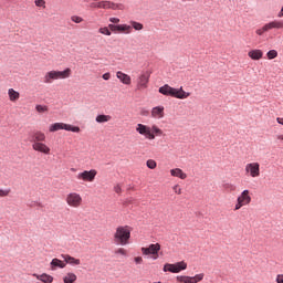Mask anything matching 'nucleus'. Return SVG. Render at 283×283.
Listing matches in <instances>:
<instances>
[{
    "label": "nucleus",
    "instance_id": "nucleus-32",
    "mask_svg": "<svg viewBox=\"0 0 283 283\" xmlns=\"http://www.w3.org/2000/svg\"><path fill=\"white\" fill-rule=\"evenodd\" d=\"M266 57L269 59V61H273V59H277V51L276 50H270L266 53Z\"/></svg>",
    "mask_w": 283,
    "mask_h": 283
},
{
    "label": "nucleus",
    "instance_id": "nucleus-17",
    "mask_svg": "<svg viewBox=\"0 0 283 283\" xmlns=\"http://www.w3.org/2000/svg\"><path fill=\"white\" fill-rule=\"evenodd\" d=\"M150 114L153 118H157V119L165 118V106L153 107Z\"/></svg>",
    "mask_w": 283,
    "mask_h": 283
},
{
    "label": "nucleus",
    "instance_id": "nucleus-34",
    "mask_svg": "<svg viewBox=\"0 0 283 283\" xmlns=\"http://www.w3.org/2000/svg\"><path fill=\"white\" fill-rule=\"evenodd\" d=\"M146 167H148V169H156V167H158V164L154 159H148L146 161Z\"/></svg>",
    "mask_w": 283,
    "mask_h": 283
},
{
    "label": "nucleus",
    "instance_id": "nucleus-11",
    "mask_svg": "<svg viewBox=\"0 0 283 283\" xmlns=\"http://www.w3.org/2000/svg\"><path fill=\"white\" fill-rule=\"evenodd\" d=\"M151 77V72L146 71L140 73L137 77V90H147L149 87V78Z\"/></svg>",
    "mask_w": 283,
    "mask_h": 283
},
{
    "label": "nucleus",
    "instance_id": "nucleus-43",
    "mask_svg": "<svg viewBox=\"0 0 283 283\" xmlns=\"http://www.w3.org/2000/svg\"><path fill=\"white\" fill-rule=\"evenodd\" d=\"M276 283H283V274H277L275 277Z\"/></svg>",
    "mask_w": 283,
    "mask_h": 283
},
{
    "label": "nucleus",
    "instance_id": "nucleus-14",
    "mask_svg": "<svg viewBox=\"0 0 283 283\" xmlns=\"http://www.w3.org/2000/svg\"><path fill=\"white\" fill-rule=\"evenodd\" d=\"M202 280H205V273H199V274H196L195 276H185V275L177 276V282H180V283H198V282H202Z\"/></svg>",
    "mask_w": 283,
    "mask_h": 283
},
{
    "label": "nucleus",
    "instance_id": "nucleus-48",
    "mask_svg": "<svg viewBox=\"0 0 283 283\" xmlns=\"http://www.w3.org/2000/svg\"><path fill=\"white\" fill-rule=\"evenodd\" d=\"M230 187H231L232 190L234 189L233 186H230Z\"/></svg>",
    "mask_w": 283,
    "mask_h": 283
},
{
    "label": "nucleus",
    "instance_id": "nucleus-3",
    "mask_svg": "<svg viewBox=\"0 0 283 283\" xmlns=\"http://www.w3.org/2000/svg\"><path fill=\"white\" fill-rule=\"evenodd\" d=\"M132 238V228L129 226H120L114 233V243L120 247H127L129 239Z\"/></svg>",
    "mask_w": 283,
    "mask_h": 283
},
{
    "label": "nucleus",
    "instance_id": "nucleus-29",
    "mask_svg": "<svg viewBox=\"0 0 283 283\" xmlns=\"http://www.w3.org/2000/svg\"><path fill=\"white\" fill-rule=\"evenodd\" d=\"M130 28L137 32H140V30H144L145 25H143L140 22L130 21Z\"/></svg>",
    "mask_w": 283,
    "mask_h": 283
},
{
    "label": "nucleus",
    "instance_id": "nucleus-46",
    "mask_svg": "<svg viewBox=\"0 0 283 283\" xmlns=\"http://www.w3.org/2000/svg\"><path fill=\"white\" fill-rule=\"evenodd\" d=\"M276 123H279V125H283V117H277Z\"/></svg>",
    "mask_w": 283,
    "mask_h": 283
},
{
    "label": "nucleus",
    "instance_id": "nucleus-6",
    "mask_svg": "<svg viewBox=\"0 0 283 283\" xmlns=\"http://www.w3.org/2000/svg\"><path fill=\"white\" fill-rule=\"evenodd\" d=\"M65 202L71 209H78L83 206V197L78 192H70L66 195Z\"/></svg>",
    "mask_w": 283,
    "mask_h": 283
},
{
    "label": "nucleus",
    "instance_id": "nucleus-4",
    "mask_svg": "<svg viewBox=\"0 0 283 283\" xmlns=\"http://www.w3.org/2000/svg\"><path fill=\"white\" fill-rule=\"evenodd\" d=\"M72 76V69L66 67L64 71H49L45 73L43 77V83L46 85H52L54 81H61L65 78H70Z\"/></svg>",
    "mask_w": 283,
    "mask_h": 283
},
{
    "label": "nucleus",
    "instance_id": "nucleus-9",
    "mask_svg": "<svg viewBox=\"0 0 283 283\" xmlns=\"http://www.w3.org/2000/svg\"><path fill=\"white\" fill-rule=\"evenodd\" d=\"M180 271H187V262L181 261L175 264L166 263L164 265V272L167 273H180Z\"/></svg>",
    "mask_w": 283,
    "mask_h": 283
},
{
    "label": "nucleus",
    "instance_id": "nucleus-5",
    "mask_svg": "<svg viewBox=\"0 0 283 283\" xmlns=\"http://www.w3.org/2000/svg\"><path fill=\"white\" fill-rule=\"evenodd\" d=\"M159 94H163L164 96H172L174 98H180V99L189 98V96H191V93L185 92L182 87L174 88L168 84L159 87Z\"/></svg>",
    "mask_w": 283,
    "mask_h": 283
},
{
    "label": "nucleus",
    "instance_id": "nucleus-19",
    "mask_svg": "<svg viewBox=\"0 0 283 283\" xmlns=\"http://www.w3.org/2000/svg\"><path fill=\"white\" fill-rule=\"evenodd\" d=\"M248 56L252 59V61H260L264 56V52L260 49H254L248 52Z\"/></svg>",
    "mask_w": 283,
    "mask_h": 283
},
{
    "label": "nucleus",
    "instance_id": "nucleus-18",
    "mask_svg": "<svg viewBox=\"0 0 283 283\" xmlns=\"http://www.w3.org/2000/svg\"><path fill=\"white\" fill-rule=\"evenodd\" d=\"M116 76L118 78V81H120V83H123V85H132V76H129L128 74L118 71L116 73Z\"/></svg>",
    "mask_w": 283,
    "mask_h": 283
},
{
    "label": "nucleus",
    "instance_id": "nucleus-40",
    "mask_svg": "<svg viewBox=\"0 0 283 283\" xmlns=\"http://www.w3.org/2000/svg\"><path fill=\"white\" fill-rule=\"evenodd\" d=\"M102 78H103L104 81H109V80L112 78V74H111V73H104V74L102 75Z\"/></svg>",
    "mask_w": 283,
    "mask_h": 283
},
{
    "label": "nucleus",
    "instance_id": "nucleus-20",
    "mask_svg": "<svg viewBox=\"0 0 283 283\" xmlns=\"http://www.w3.org/2000/svg\"><path fill=\"white\" fill-rule=\"evenodd\" d=\"M170 176H172V178H179L180 180H187V172L182 171L180 168L170 169Z\"/></svg>",
    "mask_w": 283,
    "mask_h": 283
},
{
    "label": "nucleus",
    "instance_id": "nucleus-24",
    "mask_svg": "<svg viewBox=\"0 0 283 283\" xmlns=\"http://www.w3.org/2000/svg\"><path fill=\"white\" fill-rule=\"evenodd\" d=\"M270 30H283V20H273L268 23Z\"/></svg>",
    "mask_w": 283,
    "mask_h": 283
},
{
    "label": "nucleus",
    "instance_id": "nucleus-45",
    "mask_svg": "<svg viewBox=\"0 0 283 283\" xmlns=\"http://www.w3.org/2000/svg\"><path fill=\"white\" fill-rule=\"evenodd\" d=\"M111 23H120V19L118 18H109Z\"/></svg>",
    "mask_w": 283,
    "mask_h": 283
},
{
    "label": "nucleus",
    "instance_id": "nucleus-13",
    "mask_svg": "<svg viewBox=\"0 0 283 283\" xmlns=\"http://www.w3.org/2000/svg\"><path fill=\"white\" fill-rule=\"evenodd\" d=\"M245 174L250 178H260V163H250L245 165Z\"/></svg>",
    "mask_w": 283,
    "mask_h": 283
},
{
    "label": "nucleus",
    "instance_id": "nucleus-30",
    "mask_svg": "<svg viewBox=\"0 0 283 283\" xmlns=\"http://www.w3.org/2000/svg\"><path fill=\"white\" fill-rule=\"evenodd\" d=\"M98 33L103 34L104 36H112V31L109 30V27L99 28Z\"/></svg>",
    "mask_w": 283,
    "mask_h": 283
},
{
    "label": "nucleus",
    "instance_id": "nucleus-31",
    "mask_svg": "<svg viewBox=\"0 0 283 283\" xmlns=\"http://www.w3.org/2000/svg\"><path fill=\"white\" fill-rule=\"evenodd\" d=\"M12 193V190L10 188H0V198H8Z\"/></svg>",
    "mask_w": 283,
    "mask_h": 283
},
{
    "label": "nucleus",
    "instance_id": "nucleus-23",
    "mask_svg": "<svg viewBox=\"0 0 283 283\" xmlns=\"http://www.w3.org/2000/svg\"><path fill=\"white\" fill-rule=\"evenodd\" d=\"M8 96H9V101L11 103H17V101H19V98H21V93H19L18 91H14V88H9Z\"/></svg>",
    "mask_w": 283,
    "mask_h": 283
},
{
    "label": "nucleus",
    "instance_id": "nucleus-12",
    "mask_svg": "<svg viewBox=\"0 0 283 283\" xmlns=\"http://www.w3.org/2000/svg\"><path fill=\"white\" fill-rule=\"evenodd\" d=\"M160 251V243H153L148 248H142L143 255H151L153 260H158V252Z\"/></svg>",
    "mask_w": 283,
    "mask_h": 283
},
{
    "label": "nucleus",
    "instance_id": "nucleus-41",
    "mask_svg": "<svg viewBox=\"0 0 283 283\" xmlns=\"http://www.w3.org/2000/svg\"><path fill=\"white\" fill-rule=\"evenodd\" d=\"M114 191H115V193H122L123 192V188L120 187V185H116L114 187Z\"/></svg>",
    "mask_w": 283,
    "mask_h": 283
},
{
    "label": "nucleus",
    "instance_id": "nucleus-15",
    "mask_svg": "<svg viewBox=\"0 0 283 283\" xmlns=\"http://www.w3.org/2000/svg\"><path fill=\"white\" fill-rule=\"evenodd\" d=\"M97 7L102 10H123V4H117L112 1H99Z\"/></svg>",
    "mask_w": 283,
    "mask_h": 283
},
{
    "label": "nucleus",
    "instance_id": "nucleus-16",
    "mask_svg": "<svg viewBox=\"0 0 283 283\" xmlns=\"http://www.w3.org/2000/svg\"><path fill=\"white\" fill-rule=\"evenodd\" d=\"M61 258H63V260L66 264H71V266L81 265V259H76L70 254H61Z\"/></svg>",
    "mask_w": 283,
    "mask_h": 283
},
{
    "label": "nucleus",
    "instance_id": "nucleus-33",
    "mask_svg": "<svg viewBox=\"0 0 283 283\" xmlns=\"http://www.w3.org/2000/svg\"><path fill=\"white\" fill-rule=\"evenodd\" d=\"M116 255H122L123 258H127V250L125 248H118L114 251Z\"/></svg>",
    "mask_w": 283,
    "mask_h": 283
},
{
    "label": "nucleus",
    "instance_id": "nucleus-39",
    "mask_svg": "<svg viewBox=\"0 0 283 283\" xmlns=\"http://www.w3.org/2000/svg\"><path fill=\"white\" fill-rule=\"evenodd\" d=\"M36 8H45V0H35Z\"/></svg>",
    "mask_w": 283,
    "mask_h": 283
},
{
    "label": "nucleus",
    "instance_id": "nucleus-37",
    "mask_svg": "<svg viewBox=\"0 0 283 283\" xmlns=\"http://www.w3.org/2000/svg\"><path fill=\"white\" fill-rule=\"evenodd\" d=\"M71 21H73V23H83V18L78 15H73L71 17Z\"/></svg>",
    "mask_w": 283,
    "mask_h": 283
},
{
    "label": "nucleus",
    "instance_id": "nucleus-35",
    "mask_svg": "<svg viewBox=\"0 0 283 283\" xmlns=\"http://www.w3.org/2000/svg\"><path fill=\"white\" fill-rule=\"evenodd\" d=\"M35 109L39 114H43L45 112H48V106H43V105H36Z\"/></svg>",
    "mask_w": 283,
    "mask_h": 283
},
{
    "label": "nucleus",
    "instance_id": "nucleus-27",
    "mask_svg": "<svg viewBox=\"0 0 283 283\" xmlns=\"http://www.w3.org/2000/svg\"><path fill=\"white\" fill-rule=\"evenodd\" d=\"M95 120H96V123H109V120H112V116H109V115H97Z\"/></svg>",
    "mask_w": 283,
    "mask_h": 283
},
{
    "label": "nucleus",
    "instance_id": "nucleus-22",
    "mask_svg": "<svg viewBox=\"0 0 283 283\" xmlns=\"http://www.w3.org/2000/svg\"><path fill=\"white\" fill-rule=\"evenodd\" d=\"M33 277H36V280H39L40 282L43 283H52L54 282V276L48 274V273H43V274H33Z\"/></svg>",
    "mask_w": 283,
    "mask_h": 283
},
{
    "label": "nucleus",
    "instance_id": "nucleus-10",
    "mask_svg": "<svg viewBox=\"0 0 283 283\" xmlns=\"http://www.w3.org/2000/svg\"><path fill=\"white\" fill-rule=\"evenodd\" d=\"M97 174L98 171H96V169L84 170L77 174L76 178L77 180H82L83 182H94Z\"/></svg>",
    "mask_w": 283,
    "mask_h": 283
},
{
    "label": "nucleus",
    "instance_id": "nucleus-36",
    "mask_svg": "<svg viewBox=\"0 0 283 283\" xmlns=\"http://www.w3.org/2000/svg\"><path fill=\"white\" fill-rule=\"evenodd\" d=\"M108 30L115 34H118V24H108Z\"/></svg>",
    "mask_w": 283,
    "mask_h": 283
},
{
    "label": "nucleus",
    "instance_id": "nucleus-47",
    "mask_svg": "<svg viewBox=\"0 0 283 283\" xmlns=\"http://www.w3.org/2000/svg\"><path fill=\"white\" fill-rule=\"evenodd\" d=\"M91 8H98V2L91 3Z\"/></svg>",
    "mask_w": 283,
    "mask_h": 283
},
{
    "label": "nucleus",
    "instance_id": "nucleus-44",
    "mask_svg": "<svg viewBox=\"0 0 283 283\" xmlns=\"http://www.w3.org/2000/svg\"><path fill=\"white\" fill-rule=\"evenodd\" d=\"M275 139H276L277 143H283V134H277L275 136Z\"/></svg>",
    "mask_w": 283,
    "mask_h": 283
},
{
    "label": "nucleus",
    "instance_id": "nucleus-28",
    "mask_svg": "<svg viewBox=\"0 0 283 283\" xmlns=\"http://www.w3.org/2000/svg\"><path fill=\"white\" fill-rule=\"evenodd\" d=\"M270 31L271 30L269 29V24L265 23L262 28L255 30V34H258V36H262L263 34H265V32Z\"/></svg>",
    "mask_w": 283,
    "mask_h": 283
},
{
    "label": "nucleus",
    "instance_id": "nucleus-38",
    "mask_svg": "<svg viewBox=\"0 0 283 283\" xmlns=\"http://www.w3.org/2000/svg\"><path fill=\"white\" fill-rule=\"evenodd\" d=\"M172 191H175V193H177V196H180V193H182V189L180 188V185H175L172 187Z\"/></svg>",
    "mask_w": 283,
    "mask_h": 283
},
{
    "label": "nucleus",
    "instance_id": "nucleus-8",
    "mask_svg": "<svg viewBox=\"0 0 283 283\" xmlns=\"http://www.w3.org/2000/svg\"><path fill=\"white\" fill-rule=\"evenodd\" d=\"M251 205V191L243 190L240 196L237 198V203L234 206V211H240L241 207H247Z\"/></svg>",
    "mask_w": 283,
    "mask_h": 283
},
{
    "label": "nucleus",
    "instance_id": "nucleus-42",
    "mask_svg": "<svg viewBox=\"0 0 283 283\" xmlns=\"http://www.w3.org/2000/svg\"><path fill=\"white\" fill-rule=\"evenodd\" d=\"M134 262L135 264H143V256H135Z\"/></svg>",
    "mask_w": 283,
    "mask_h": 283
},
{
    "label": "nucleus",
    "instance_id": "nucleus-2",
    "mask_svg": "<svg viewBox=\"0 0 283 283\" xmlns=\"http://www.w3.org/2000/svg\"><path fill=\"white\" fill-rule=\"evenodd\" d=\"M136 132L147 140H156V136H163V129H160L156 124L151 126L137 124Z\"/></svg>",
    "mask_w": 283,
    "mask_h": 283
},
{
    "label": "nucleus",
    "instance_id": "nucleus-1",
    "mask_svg": "<svg viewBox=\"0 0 283 283\" xmlns=\"http://www.w3.org/2000/svg\"><path fill=\"white\" fill-rule=\"evenodd\" d=\"M33 151H38L39 154H44V156H50L52 154V149L45 143V133L35 132L31 139Z\"/></svg>",
    "mask_w": 283,
    "mask_h": 283
},
{
    "label": "nucleus",
    "instance_id": "nucleus-25",
    "mask_svg": "<svg viewBox=\"0 0 283 283\" xmlns=\"http://www.w3.org/2000/svg\"><path fill=\"white\" fill-rule=\"evenodd\" d=\"M117 34H132V25L118 24Z\"/></svg>",
    "mask_w": 283,
    "mask_h": 283
},
{
    "label": "nucleus",
    "instance_id": "nucleus-26",
    "mask_svg": "<svg viewBox=\"0 0 283 283\" xmlns=\"http://www.w3.org/2000/svg\"><path fill=\"white\" fill-rule=\"evenodd\" d=\"M76 280H78V277H77L73 272H67V273L63 276V282H64V283H75Z\"/></svg>",
    "mask_w": 283,
    "mask_h": 283
},
{
    "label": "nucleus",
    "instance_id": "nucleus-7",
    "mask_svg": "<svg viewBox=\"0 0 283 283\" xmlns=\"http://www.w3.org/2000/svg\"><path fill=\"white\" fill-rule=\"evenodd\" d=\"M61 129H65V132H74L75 134H78L81 132V128L78 126H72L70 124L65 123H54L49 127V132H61Z\"/></svg>",
    "mask_w": 283,
    "mask_h": 283
},
{
    "label": "nucleus",
    "instance_id": "nucleus-21",
    "mask_svg": "<svg viewBox=\"0 0 283 283\" xmlns=\"http://www.w3.org/2000/svg\"><path fill=\"white\" fill-rule=\"evenodd\" d=\"M65 266H67V264L57 258L53 259L50 263L51 271H56V269H65Z\"/></svg>",
    "mask_w": 283,
    "mask_h": 283
}]
</instances>
